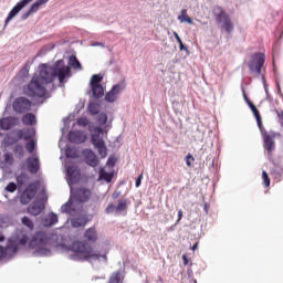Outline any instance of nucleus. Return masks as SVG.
<instances>
[{
	"mask_svg": "<svg viewBox=\"0 0 283 283\" xmlns=\"http://www.w3.org/2000/svg\"><path fill=\"white\" fill-rule=\"evenodd\" d=\"M191 249L192 251H196V249H198V243H195Z\"/></svg>",
	"mask_w": 283,
	"mask_h": 283,
	"instance_id": "61",
	"label": "nucleus"
},
{
	"mask_svg": "<svg viewBox=\"0 0 283 283\" xmlns=\"http://www.w3.org/2000/svg\"><path fill=\"white\" fill-rule=\"evenodd\" d=\"M88 114H91V116H96L98 115V105L97 104H94V103H91L88 105Z\"/></svg>",
	"mask_w": 283,
	"mask_h": 283,
	"instance_id": "40",
	"label": "nucleus"
},
{
	"mask_svg": "<svg viewBox=\"0 0 283 283\" xmlns=\"http://www.w3.org/2000/svg\"><path fill=\"white\" fill-rule=\"evenodd\" d=\"M107 165H111L112 167H114L116 165V159L109 158L107 161Z\"/></svg>",
	"mask_w": 283,
	"mask_h": 283,
	"instance_id": "57",
	"label": "nucleus"
},
{
	"mask_svg": "<svg viewBox=\"0 0 283 283\" xmlns=\"http://www.w3.org/2000/svg\"><path fill=\"white\" fill-rule=\"evenodd\" d=\"M34 196H36V188L34 187V185L31 184L25 188V190L20 196L21 205H30Z\"/></svg>",
	"mask_w": 283,
	"mask_h": 283,
	"instance_id": "10",
	"label": "nucleus"
},
{
	"mask_svg": "<svg viewBox=\"0 0 283 283\" xmlns=\"http://www.w3.org/2000/svg\"><path fill=\"white\" fill-rule=\"evenodd\" d=\"M91 87L94 98H103L105 96V88L101 84Z\"/></svg>",
	"mask_w": 283,
	"mask_h": 283,
	"instance_id": "25",
	"label": "nucleus"
},
{
	"mask_svg": "<svg viewBox=\"0 0 283 283\" xmlns=\"http://www.w3.org/2000/svg\"><path fill=\"white\" fill-rule=\"evenodd\" d=\"M69 65L73 67V70H83V65H81V62L76 57V55H71L69 57Z\"/></svg>",
	"mask_w": 283,
	"mask_h": 283,
	"instance_id": "31",
	"label": "nucleus"
},
{
	"mask_svg": "<svg viewBox=\"0 0 283 283\" xmlns=\"http://www.w3.org/2000/svg\"><path fill=\"white\" fill-rule=\"evenodd\" d=\"M213 14L217 23H221L222 30L227 32V34H231L233 32V21H231V15L229 13L224 12V9L222 7L217 6L213 9Z\"/></svg>",
	"mask_w": 283,
	"mask_h": 283,
	"instance_id": "6",
	"label": "nucleus"
},
{
	"mask_svg": "<svg viewBox=\"0 0 283 283\" xmlns=\"http://www.w3.org/2000/svg\"><path fill=\"white\" fill-rule=\"evenodd\" d=\"M6 191H9L10 193H14V191H17V184L9 182L6 187Z\"/></svg>",
	"mask_w": 283,
	"mask_h": 283,
	"instance_id": "48",
	"label": "nucleus"
},
{
	"mask_svg": "<svg viewBox=\"0 0 283 283\" xmlns=\"http://www.w3.org/2000/svg\"><path fill=\"white\" fill-rule=\"evenodd\" d=\"M32 1L34 0H20L13 8L12 10L9 12L7 19H6V23H10V20L18 15L19 12H21V10H23V8H25V6H28V3H32Z\"/></svg>",
	"mask_w": 283,
	"mask_h": 283,
	"instance_id": "12",
	"label": "nucleus"
},
{
	"mask_svg": "<svg viewBox=\"0 0 283 283\" xmlns=\"http://www.w3.org/2000/svg\"><path fill=\"white\" fill-rule=\"evenodd\" d=\"M69 140L75 145H81L87 140V136L81 130H71L69 133Z\"/></svg>",
	"mask_w": 283,
	"mask_h": 283,
	"instance_id": "14",
	"label": "nucleus"
},
{
	"mask_svg": "<svg viewBox=\"0 0 283 283\" xmlns=\"http://www.w3.org/2000/svg\"><path fill=\"white\" fill-rule=\"evenodd\" d=\"M30 72V65H24V67L21 70V74H28Z\"/></svg>",
	"mask_w": 283,
	"mask_h": 283,
	"instance_id": "55",
	"label": "nucleus"
},
{
	"mask_svg": "<svg viewBox=\"0 0 283 283\" xmlns=\"http://www.w3.org/2000/svg\"><path fill=\"white\" fill-rule=\"evenodd\" d=\"M142 181H143V174H140V175L137 177V179H136V181H135V187H139Z\"/></svg>",
	"mask_w": 283,
	"mask_h": 283,
	"instance_id": "53",
	"label": "nucleus"
},
{
	"mask_svg": "<svg viewBox=\"0 0 283 283\" xmlns=\"http://www.w3.org/2000/svg\"><path fill=\"white\" fill-rule=\"evenodd\" d=\"M17 134L20 140H34V136H36L34 128L19 129Z\"/></svg>",
	"mask_w": 283,
	"mask_h": 283,
	"instance_id": "17",
	"label": "nucleus"
},
{
	"mask_svg": "<svg viewBox=\"0 0 283 283\" xmlns=\"http://www.w3.org/2000/svg\"><path fill=\"white\" fill-rule=\"evenodd\" d=\"M14 161V158H12V155L10 154H4V163H10V165H12V163Z\"/></svg>",
	"mask_w": 283,
	"mask_h": 283,
	"instance_id": "52",
	"label": "nucleus"
},
{
	"mask_svg": "<svg viewBox=\"0 0 283 283\" xmlns=\"http://www.w3.org/2000/svg\"><path fill=\"white\" fill-rule=\"evenodd\" d=\"M4 241H6V237L0 233V242H4Z\"/></svg>",
	"mask_w": 283,
	"mask_h": 283,
	"instance_id": "60",
	"label": "nucleus"
},
{
	"mask_svg": "<svg viewBox=\"0 0 283 283\" xmlns=\"http://www.w3.org/2000/svg\"><path fill=\"white\" fill-rule=\"evenodd\" d=\"M61 211H62V213H69V216H72V213L74 211V210H72V202L67 201L66 203H64L61 207Z\"/></svg>",
	"mask_w": 283,
	"mask_h": 283,
	"instance_id": "37",
	"label": "nucleus"
},
{
	"mask_svg": "<svg viewBox=\"0 0 283 283\" xmlns=\"http://www.w3.org/2000/svg\"><path fill=\"white\" fill-rule=\"evenodd\" d=\"M97 123H98V125H101V126L107 125V114L101 113V114L97 116Z\"/></svg>",
	"mask_w": 283,
	"mask_h": 283,
	"instance_id": "43",
	"label": "nucleus"
},
{
	"mask_svg": "<svg viewBox=\"0 0 283 283\" xmlns=\"http://www.w3.org/2000/svg\"><path fill=\"white\" fill-rule=\"evenodd\" d=\"M108 283H120V273H113L109 277Z\"/></svg>",
	"mask_w": 283,
	"mask_h": 283,
	"instance_id": "46",
	"label": "nucleus"
},
{
	"mask_svg": "<svg viewBox=\"0 0 283 283\" xmlns=\"http://www.w3.org/2000/svg\"><path fill=\"white\" fill-rule=\"evenodd\" d=\"M66 171L70 185H76L81 180V169L77 166H69Z\"/></svg>",
	"mask_w": 283,
	"mask_h": 283,
	"instance_id": "13",
	"label": "nucleus"
},
{
	"mask_svg": "<svg viewBox=\"0 0 283 283\" xmlns=\"http://www.w3.org/2000/svg\"><path fill=\"white\" fill-rule=\"evenodd\" d=\"M27 165L30 174H39V169H41L39 157H29L27 159Z\"/></svg>",
	"mask_w": 283,
	"mask_h": 283,
	"instance_id": "16",
	"label": "nucleus"
},
{
	"mask_svg": "<svg viewBox=\"0 0 283 283\" xmlns=\"http://www.w3.org/2000/svg\"><path fill=\"white\" fill-rule=\"evenodd\" d=\"M43 209H45V206L41 201H34L28 208V211L31 213V216H40V213H43Z\"/></svg>",
	"mask_w": 283,
	"mask_h": 283,
	"instance_id": "21",
	"label": "nucleus"
},
{
	"mask_svg": "<svg viewBox=\"0 0 283 283\" xmlns=\"http://www.w3.org/2000/svg\"><path fill=\"white\" fill-rule=\"evenodd\" d=\"M275 114H276V116L279 118L280 125L283 126V111L282 109H275Z\"/></svg>",
	"mask_w": 283,
	"mask_h": 283,
	"instance_id": "49",
	"label": "nucleus"
},
{
	"mask_svg": "<svg viewBox=\"0 0 283 283\" xmlns=\"http://www.w3.org/2000/svg\"><path fill=\"white\" fill-rule=\"evenodd\" d=\"M46 85L36 75H33L27 85L25 94L30 98H43V101H48L50 95L48 94Z\"/></svg>",
	"mask_w": 283,
	"mask_h": 283,
	"instance_id": "4",
	"label": "nucleus"
},
{
	"mask_svg": "<svg viewBox=\"0 0 283 283\" xmlns=\"http://www.w3.org/2000/svg\"><path fill=\"white\" fill-rule=\"evenodd\" d=\"M262 178L264 187H271V179L269 178V174H266V170L262 171Z\"/></svg>",
	"mask_w": 283,
	"mask_h": 283,
	"instance_id": "44",
	"label": "nucleus"
},
{
	"mask_svg": "<svg viewBox=\"0 0 283 283\" xmlns=\"http://www.w3.org/2000/svg\"><path fill=\"white\" fill-rule=\"evenodd\" d=\"M13 151L18 158H23V156H25V150L22 145H15Z\"/></svg>",
	"mask_w": 283,
	"mask_h": 283,
	"instance_id": "35",
	"label": "nucleus"
},
{
	"mask_svg": "<svg viewBox=\"0 0 283 283\" xmlns=\"http://www.w3.org/2000/svg\"><path fill=\"white\" fill-rule=\"evenodd\" d=\"M106 213H116V205L111 203L106 207Z\"/></svg>",
	"mask_w": 283,
	"mask_h": 283,
	"instance_id": "50",
	"label": "nucleus"
},
{
	"mask_svg": "<svg viewBox=\"0 0 283 283\" xmlns=\"http://www.w3.org/2000/svg\"><path fill=\"white\" fill-rule=\"evenodd\" d=\"M25 149L29 154H34V150L36 149V143L34 139H31L25 144Z\"/></svg>",
	"mask_w": 283,
	"mask_h": 283,
	"instance_id": "36",
	"label": "nucleus"
},
{
	"mask_svg": "<svg viewBox=\"0 0 283 283\" xmlns=\"http://www.w3.org/2000/svg\"><path fill=\"white\" fill-rule=\"evenodd\" d=\"M84 238L87 242L94 244V242L98 240V231L96 230V227L88 228L84 233Z\"/></svg>",
	"mask_w": 283,
	"mask_h": 283,
	"instance_id": "20",
	"label": "nucleus"
},
{
	"mask_svg": "<svg viewBox=\"0 0 283 283\" xmlns=\"http://www.w3.org/2000/svg\"><path fill=\"white\" fill-rule=\"evenodd\" d=\"M77 125L78 127H87V125H90V119H87V117H80L77 118Z\"/></svg>",
	"mask_w": 283,
	"mask_h": 283,
	"instance_id": "45",
	"label": "nucleus"
},
{
	"mask_svg": "<svg viewBox=\"0 0 283 283\" xmlns=\"http://www.w3.org/2000/svg\"><path fill=\"white\" fill-rule=\"evenodd\" d=\"M182 261L185 266L189 264V259L187 258V254H182Z\"/></svg>",
	"mask_w": 283,
	"mask_h": 283,
	"instance_id": "56",
	"label": "nucleus"
},
{
	"mask_svg": "<svg viewBox=\"0 0 283 283\" xmlns=\"http://www.w3.org/2000/svg\"><path fill=\"white\" fill-rule=\"evenodd\" d=\"M71 224L74 229H78L81 227H85V224H87V220L85 217H77L71 220Z\"/></svg>",
	"mask_w": 283,
	"mask_h": 283,
	"instance_id": "29",
	"label": "nucleus"
},
{
	"mask_svg": "<svg viewBox=\"0 0 283 283\" xmlns=\"http://www.w3.org/2000/svg\"><path fill=\"white\" fill-rule=\"evenodd\" d=\"M99 178H102V180H106V182H112V174L105 170L99 171Z\"/></svg>",
	"mask_w": 283,
	"mask_h": 283,
	"instance_id": "42",
	"label": "nucleus"
},
{
	"mask_svg": "<svg viewBox=\"0 0 283 283\" xmlns=\"http://www.w3.org/2000/svg\"><path fill=\"white\" fill-rule=\"evenodd\" d=\"M22 123H23V125H27V126L36 125V116H34V114H32V113H28V114L23 115Z\"/></svg>",
	"mask_w": 283,
	"mask_h": 283,
	"instance_id": "24",
	"label": "nucleus"
},
{
	"mask_svg": "<svg viewBox=\"0 0 283 283\" xmlns=\"http://www.w3.org/2000/svg\"><path fill=\"white\" fill-rule=\"evenodd\" d=\"M21 222H22V224L24 226V227H28V229H34V222H32L31 221V219L30 218H28V217H23L22 219H21Z\"/></svg>",
	"mask_w": 283,
	"mask_h": 283,
	"instance_id": "41",
	"label": "nucleus"
},
{
	"mask_svg": "<svg viewBox=\"0 0 283 283\" xmlns=\"http://www.w3.org/2000/svg\"><path fill=\"white\" fill-rule=\"evenodd\" d=\"M123 90H125V86H122L120 84L114 85L113 88L108 93H106L105 101L107 103H114L118 98V95L120 94V92H123Z\"/></svg>",
	"mask_w": 283,
	"mask_h": 283,
	"instance_id": "15",
	"label": "nucleus"
},
{
	"mask_svg": "<svg viewBox=\"0 0 283 283\" xmlns=\"http://www.w3.org/2000/svg\"><path fill=\"white\" fill-rule=\"evenodd\" d=\"M103 134H105L103 128L95 127L91 135V142L95 149H97L101 158H107V146L105 145V139H103Z\"/></svg>",
	"mask_w": 283,
	"mask_h": 283,
	"instance_id": "5",
	"label": "nucleus"
},
{
	"mask_svg": "<svg viewBox=\"0 0 283 283\" xmlns=\"http://www.w3.org/2000/svg\"><path fill=\"white\" fill-rule=\"evenodd\" d=\"M12 224V218L10 214H0V227L1 229H8Z\"/></svg>",
	"mask_w": 283,
	"mask_h": 283,
	"instance_id": "28",
	"label": "nucleus"
},
{
	"mask_svg": "<svg viewBox=\"0 0 283 283\" xmlns=\"http://www.w3.org/2000/svg\"><path fill=\"white\" fill-rule=\"evenodd\" d=\"M127 211V199H119L116 205V213H123Z\"/></svg>",
	"mask_w": 283,
	"mask_h": 283,
	"instance_id": "32",
	"label": "nucleus"
},
{
	"mask_svg": "<svg viewBox=\"0 0 283 283\" xmlns=\"http://www.w3.org/2000/svg\"><path fill=\"white\" fill-rule=\"evenodd\" d=\"M174 36L177 41V43L179 44V50L180 52H187V46H185V44H182V40L180 39V35H178V32H174Z\"/></svg>",
	"mask_w": 283,
	"mask_h": 283,
	"instance_id": "38",
	"label": "nucleus"
},
{
	"mask_svg": "<svg viewBox=\"0 0 283 283\" xmlns=\"http://www.w3.org/2000/svg\"><path fill=\"white\" fill-rule=\"evenodd\" d=\"M3 255H6L4 248L0 245V260L3 258Z\"/></svg>",
	"mask_w": 283,
	"mask_h": 283,
	"instance_id": "59",
	"label": "nucleus"
},
{
	"mask_svg": "<svg viewBox=\"0 0 283 283\" xmlns=\"http://www.w3.org/2000/svg\"><path fill=\"white\" fill-rule=\"evenodd\" d=\"M19 248L12 242L11 239L8 240L7 247L4 248V255L12 258L17 255Z\"/></svg>",
	"mask_w": 283,
	"mask_h": 283,
	"instance_id": "22",
	"label": "nucleus"
},
{
	"mask_svg": "<svg viewBox=\"0 0 283 283\" xmlns=\"http://www.w3.org/2000/svg\"><path fill=\"white\" fill-rule=\"evenodd\" d=\"M74 198L77 202H88L90 198H92V190L80 187L75 190Z\"/></svg>",
	"mask_w": 283,
	"mask_h": 283,
	"instance_id": "11",
	"label": "nucleus"
},
{
	"mask_svg": "<svg viewBox=\"0 0 283 283\" xmlns=\"http://www.w3.org/2000/svg\"><path fill=\"white\" fill-rule=\"evenodd\" d=\"M84 156H85L86 164L90 167H98V157L96 156V154L92 151V149H86L84 151Z\"/></svg>",
	"mask_w": 283,
	"mask_h": 283,
	"instance_id": "19",
	"label": "nucleus"
},
{
	"mask_svg": "<svg viewBox=\"0 0 283 283\" xmlns=\"http://www.w3.org/2000/svg\"><path fill=\"white\" fill-rule=\"evenodd\" d=\"M272 176L275 180V182H282L283 179V167L282 166H275Z\"/></svg>",
	"mask_w": 283,
	"mask_h": 283,
	"instance_id": "27",
	"label": "nucleus"
},
{
	"mask_svg": "<svg viewBox=\"0 0 283 283\" xmlns=\"http://www.w3.org/2000/svg\"><path fill=\"white\" fill-rule=\"evenodd\" d=\"M71 251L80 256V260H101V254L94 251V248L85 241H75L71 245ZM72 256V260H76Z\"/></svg>",
	"mask_w": 283,
	"mask_h": 283,
	"instance_id": "3",
	"label": "nucleus"
},
{
	"mask_svg": "<svg viewBox=\"0 0 283 283\" xmlns=\"http://www.w3.org/2000/svg\"><path fill=\"white\" fill-rule=\"evenodd\" d=\"M178 21L180 23H189L190 25L193 23V19L187 14V9H182L180 14L178 15Z\"/></svg>",
	"mask_w": 283,
	"mask_h": 283,
	"instance_id": "26",
	"label": "nucleus"
},
{
	"mask_svg": "<svg viewBox=\"0 0 283 283\" xmlns=\"http://www.w3.org/2000/svg\"><path fill=\"white\" fill-rule=\"evenodd\" d=\"M191 160L193 161V160H196V158H193V156H191V154H188L186 156V165H187V167H191Z\"/></svg>",
	"mask_w": 283,
	"mask_h": 283,
	"instance_id": "51",
	"label": "nucleus"
},
{
	"mask_svg": "<svg viewBox=\"0 0 283 283\" xmlns=\"http://www.w3.org/2000/svg\"><path fill=\"white\" fill-rule=\"evenodd\" d=\"M101 81H103V76L96 74L93 75L90 82L91 87H94V85H101Z\"/></svg>",
	"mask_w": 283,
	"mask_h": 283,
	"instance_id": "39",
	"label": "nucleus"
},
{
	"mask_svg": "<svg viewBox=\"0 0 283 283\" xmlns=\"http://www.w3.org/2000/svg\"><path fill=\"white\" fill-rule=\"evenodd\" d=\"M243 97H244V101L248 103L251 112L254 114V117L256 118L258 127L263 138L264 149H266L268 154H273V151H275V138H282V134L274 130L266 132V128H264V125L262 124V117L260 116V111H258V107H255V105L252 104L251 99H249L244 91H243Z\"/></svg>",
	"mask_w": 283,
	"mask_h": 283,
	"instance_id": "2",
	"label": "nucleus"
},
{
	"mask_svg": "<svg viewBox=\"0 0 283 283\" xmlns=\"http://www.w3.org/2000/svg\"><path fill=\"white\" fill-rule=\"evenodd\" d=\"M65 156L66 158H78V153L76 151V148L67 147L65 149Z\"/></svg>",
	"mask_w": 283,
	"mask_h": 283,
	"instance_id": "34",
	"label": "nucleus"
},
{
	"mask_svg": "<svg viewBox=\"0 0 283 283\" xmlns=\"http://www.w3.org/2000/svg\"><path fill=\"white\" fill-rule=\"evenodd\" d=\"M48 1L50 0H36L31 7H30V12L32 14H34V12H39V8H41V6H45V3H48Z\"/></svg>",
	"mask_w": 283,
	"mask_h": 283,
	"instance_id": "33",
	"label": "nucleus"
},
{
	"mask_svg": "<svg viewBox=\"0 0 283 283\" xmlns=\"http://www.w3.org/2000/svg\"><path fill=\"white\" fill-rule=\"evenodd\" d=\"M264 53H255L252 55L251 61L248 63L250 72L255 74H262V67H264Z\"/></svg>",
	"mask_w": 283,
	"mask_h": 283,
	"instance_id": "8",
	"label": "nucleus"
},
{
	"mask_svg": "<svg viewBox=\"0 0 283 283\" xmlns=\"http://www.w3.org/2000/svg\"><path fill=\"white\" fill-rule=\"evenodd\" d=\"M59 222V216L54 212H50L44 219H42V223L45 227H54Z\"/></svg>",
	"mask_w": 283,
	"mask_h": 283,
	"instance_id": "23",
	"label": "nucleus"
},
{
	"mask_svg": "<svg viewBox=\"0 0 283 283\" xmlns=\"http://www.w3.org/2000/svg\"><path fill=\"white\" fill-rule=\"evenodd\" d=\"M12 117H4L0 119V127L4 132H8V129L12 128Z\"/></svg>",
	"mask_w": 283,
	"mask_h": 283,
	"instance_id": "30",
	"label": "nucleus"
},
{
	"mask_svg": "<svg viewBox=\"0 0 283 283\" xmlns=\"http://www.w3.org/2000/svg\"><path fill=\"white\" fill-rule=\"evenodd\" d=\"M9 240H11V242L15 244L18 249L20 247H25V244L30 242V238L28 237V234H15L12 235Z\"/></svg>",
	"mask_w": 283,
	"mask_h": 283,
	"instance_id": "18",
	"label": "nucleus"
},
{
	"mask_svg": "<svg viewBox=\"0 0 283 283\" xmlns=\"http://www.w3.org/2000/svg\"><path fill=\"white\" fill-rule=\"evenodd\" d=\"M30 14H32V12H30V9H29L27 12L22 14V20L25 21L27 19H29Z\"/></svg>",
	"mask_w": 283,
	"mask_h": 283,
	"instance_id": "54",
	"label": "nucleus"
},
{
	"mask_svg": "<svg viewBox=\"0 0 283 283\" xmlns=\"http://www.w3.org/2000/svg\"><path fill=\"white\" fill-rule=\"evenodd\" d=\"M32 107V102L27 97H18L13 102V111L17 114H25V112H30Z\"/></svg>",
	"mask_w": 283,
	"mask_h": 283,
	"instance_id": "9",
	"label": "nucleus"
},
{
	"mask_svg": "<svg viewBox=\"0 0 283 283\" xmlns=\"http://www.w3.org/2000/svg\"><path fill=\"white\" fill-rule=\"evenodd\" d=\"M182 220V210L178 211V220L177 222H180Z\"/></svg>",
	"mask_w": 283,
	"mask_h": 283,
	"instance_id": "58",
	"label": "nucleus"
},
{
	"mask_svg": "<svg viewBox=\"0 0 283 283\" xmlns=\"http://www.w3.org/2000/svg\"><path fill=\"white\" fill-rule=\"evenodd\" d=\"M71 74L72 70L70 69V66L65 65V62L63 60H59L53 65L40 64L39 74L35 76L39 77L46 85L54 83V78H59L60 86L63 87L65 78H67V76H71Z\"/></svg>",
	"mask_w": 283,
	"mask_h": 283,
	"instance_id": "1",
	"label": "nucleus"
},
{
	"mask_svg": "<svg viewBox=\"0 0 283 283\" xmlns=\"http://www.w3.org/2000/svg\"><path fill=\"white\" fill-rule=\"evenodd\" d=\"M25 180H28V176L25 174H20L18 177H17V182L18 185L20 186H23L25 185Z\"/></svg>",
	"mask_w": 283,
	"mask_h": 283,
	"instance_id": "47",
	"label": "nucleus"
},
{
	"mask_svg": "<svg viewBox=\"0 0 283 283\" xmlns=\"http://www.w3.org/2000/svg\"><path fill=\"white\" fill-rule=\"evenodd\" d=\"M48 242H50L48 233L38 231L33 234L31 241L29 242V247L30 249H43V247H48Z\"/></svg>",
	"mask_w": 283,
	"mask_h": 283,
	"instance_id": "7",
	"label": "nucleus"
}]
</instances>
